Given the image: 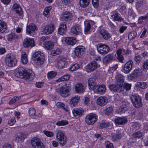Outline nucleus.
I'll use <instances>...</instances> for the list:
<instances>
[{
    "label": "nucleus",
    "mask_w": 148,
    "mask_h": 148,
    "mask_svg": "<svg viewBox=\"0 0 148 148\" xmlns=\"http://www.w3.org/2000/svg\"><path fill=\"white\" fill-rule=\"evenodd\" d=\"M30 70H26L23 67H20L15 74V75L17 77L23 78L28 81L32 80L34 77V74L32 73Z\"/></svg>",
    "instance_id": "1"
},
{
    "label": "nucleus",
    "mask_w": 148,
    "mask_h": 148,
    "mask_svg": "<svg viewBox=\"0 0 148 148\" xmlns=\"http://www.w3.org/2000/svg\"><path fill=\"white\" fill-rule=\"evenodd\" d=\"M33 57L36 63L38 65H41L44 62V57L43 53L40 51L35 52L33 55Z\"/></svg>",
    "instance_id": "2"
},
{
    "label": "nucleus",
    "mask_w": 148,
    "mask_h": 148,
    "mask_svg": "<svg viewBox=\"0 0 148 148\" xmlns=\"http://www.w3.org/2000/svg\"><path fill=\"white\" fill-rule=\"evenodd\" d=\"M5 63L9 67L15 66L17 63V60L14 56L11 54H8L6 56Z\"/></svg>",
    "instance_id": "3"
},
{
    "label": "nucleus",
    "mask_w": 148,
    "mask_h": 148,
    "mask_svg": "<svg viewBox=\"0 0 148 148\" xmlns=\"http://www.w3.org/2000/svg\"><path fill=\"white\" fill-rule=\"evenodd\" d=\"M97 116L96 114L91 113L86 116L85 120L87 124L92 125L97 121Z\"/></svg>",
    "instance_id": "4"
},
{
    "label": "nucleus",
    "mask_w": 148,
    "mask_h": 148,
    "mask_svg": "<svg viewBox=\"0 0 148 148\" xmlns=\"http://www.w3.org/2000/svg\"><path fill=\"white\" fill-rule=\"evenodd\" d=\"M56 137L62 145H64L66 143V138L63 131L61 130L58 131L56 133Z\"/></svg>",
    "instance_id": "5"
},
{
    "label": "nucleus",
    "mask_w": 148,
    "mask_h": 148,
    "mask_svg": "<svg viewBox=\"0 0 148 148\" xmlns=\"http://www.w3.org/2000/svg\"><path fill=\"white\" fill-rule=\"evenodd\" d=\"M130 99L135 107L138 108L142 106V99L141 97L139 96L132 95L131 96Z\"/></svg>",
    "instance_id": "6"
},
{
    "label": "nucleus",
    "mask_w": 148,
    "mask_h": 148,
    "mask_svg": "<svg viewBox=\"0 0 148 148\" xmlns=\"http://www.w3.org/2000/svg\"><path fill=\"white\" fill-rule=\"evenodd\" d=\"M70 88L69 86H64L57 88L56 92L60 93L62 97H66L69 96Z\"/></svg>",
    "instance_id": "7"
},
{
    "label": "nucleus",
    "mask_w": 148,
    "mask_h": 148,
    "mask_svg": "<svg viewBox=\"0 0 148 148\" xmlns=\"http://www.w3.org/2000/svg\"><path fill=\"white\" fill-rule=\"evenodd\" d=\"M98 52L101 54H105L108 53L110 50L109 47L107 45L103 44H98L97 46Z\"/></svg>",
    "instance_id": "8"
},
{
    "label": "nucleus",
    "mask_w": 148,
    "mask_h": 148,
    "mask_svg": "<svg viewBox=\"0 0 148 148\" xmlns=\"http://www.w3.org/2000/svg\"><path fill=\"white\" fill-rule=\"evenodd\" d=\"M99 67L97 62L94 61H92L88 64L85 67L86 70L88 72H90L95 70Z\"/></svg>",
    "instance_id": "9"
},
{
    "label": "nucleus",
    "mask_w": 148,
    "mask_h": 148,
    "mask_svg": "<svg viewBox=\"0 0 148 148\" xmlns=\"http://www.w3.org/2000/svg\"><path fill=\"white\" fill-rule=\"evenodd\" d=\"M31 144L35 148H44L43 144L41 140L36 138H33L32 139Z\"/></svg>",
    "instance_id": "10"
},
{
    "label": "nucleus",
    "mask_w": 148,
    "mask_h": 148,
    "mask_svg": "<svg viewBox=\"0 0 148 148\" xmlns=\"http://www.w3.org/2000/svg\"><path fill=\"white\" fill-rule=\"evenodd\" d=\"M133 64V62L132 60H129L124 65L123 69V72L125 74L129 73L132 69Z\"/></svg>",
    "instance_id": "11"
},
{
    "label": "nucleus",
    "mask_w": 148,
    "mask_h": 148,
    "mask_svg": "<svg viewBox=\"0 0 148 148\" xmlns=\"http://www.w3.org/2000/svg\"><path fill=\"white\" fill-rule=\"evenodd\" d=\"M54 29V25L52 23L50 24L45 27L42 32L45 34L48 35L52 33L53 32Z\"/></svg>",
    "instance_id": "12"
},
{
    "label": "nucleus",
    "mask_w": 148,
    "mask_h": 148,
    "mask_svg": "<svg viewBox=\"0 0 148 148\" xmlns=\"http://www.w3.org/2000/svg\"><path fill=\"white\" fill-rule=\"evenodd\" d=\"M66 60L65 57L62 56H60L57 58V65L59 69H61L64 67Z\"/></svg>",
    "instance_id": "13"
},
{
    "label": "nucleus",
    "mask_w": 148,
    "mask_h": 148,
    "mask_svg": "<svg viewBox=\"0 0 148 148\" xmlns=\"http://www.w3.org/2000/svg\"><path fill=\"white\" fill-rule=\"evenodd\" d=\"M85 49L84 47L82 46H78L75 50V55L77 57H80L84 53Z\"/></svg>",
    "instance_id": "14"
},
{
    "label": "nucleus",
    "mask_w": 148,
    "mask_h": 148,
    "mask_svg": "<svg viewBox=\"0 0 148 148\" xmlns=\"http://www.w3.org/2000/svg\"><path fill=\"white\" fill-rule=\"evenodd\" d=\"M93 90L97 93L102 94L106 92V87L105 85L97 84Z\"/></svg>",
    "instance_id": "15"
},
{
    "label": "nucleus",
    "mask_w": 148,
    "mask_h": 148,
    "mask_svg": "<svg viewBox=\"0 0 148 148\" xmlns=\"http://www.w3.org/2000/svg\"><path fill=\"white\" fill-rule=\"evenodd\" d=\"M75 91L77 93H83L85 90V86L82 83H79L75 84Z\"/></svg>",
    "instance_id": "16"
},
{
    "label": "nucleus",
    "mask_w": 148,
    "mask_h": 148,
    "mask_svg": "<svg viewBox=\"0 0 148 148\" xmlns=\"http://www.w3.org/2000/svg\"><path fill=\"white\" fill-rule=\"evenodd\" d=\"M24 46L26 47L34 46L35 43L34 39L27 38L25 39L23 42Z\"/></svg>",
    "instance_id": "17"
},
{
    "label": "nucleus",
    "mask_w": 148,
    "mask_h": 148,
    "mask_svg": "<svg viewBox=\"0 0 148 148\" xmlns=\"http://www.w3.org/2000/svg\"><path fill=\"white\" fill-rule=\"evenodd\" d=\"M26 137V136L25 134L19 133L15 135V140L17 143H20L23 141Z\"/></svg>",
    "instance_id": "18"
},
{
    "label": "nucleus",
    "mask_w": 148,
    "mask_h": 148,
    "mask_svg": "<svg viewBox=\"0 0 148 148\" xmlns=\"http://www.w3.org/2000/svg\"><path fill=\"white\" fill-rule=\"evenodd\" d=\"M107 102L108 100L107 98L104 97H100L97 100V104L101 106H103L106 105Z\"/></svg>",
    "instance_id": "19"
},
{
    "label": "nucleus",
    "mask_w": 148,
    "mask_h": 148,
    "mask_svg": "<svg viewBox=\"0 0 148 148\" xmlns=\"http://www.w3.org/2000/svg\"><path fill=\"white\" fill-rule=\"evenodd\" d=\"M71 32L73 34L77 35L81 32V28L79 25L75 24L71 27Z\"/></svg>",
    "instance_id": "20"
},
{
    "label": "nucleus",
    "mask_w": 148,
    "mask_h": 148,
    "mask_svg": "<svg viewBox=\"0 0 148 148\" xmlns=\"http://www.w3.org/2000/svg\"><path fill=\"white\" fill-rule=\"evenodd\" d=\"M84 111L82 108H75L72 110V113L75 116L79 117L82 116L84 114Z\"/></svg>",
    "instance_id": "21"
},
{
    "label": "nucleus",
    "mask_w": 148,
    "mask_h": 148,
    "mask_svg": "<svg viewBox=\"0 0 148 148\" xmlns=\"http://www.w3.org/2000/svg\"><path fill=\"white\" fill-rule=\"evenodd\" d=\"M72 15L70 12L66 11L62 13V16L60 19L62 21L71 20L72 18Z\"/></svg>",
    "instance_id": "22"
},
{
    "label": "nucleus",
    "mask_w": 148,
    "mask_h": 148,
    "mask_svg": "<svg viewBox=\"0 0 148 148\" xmlns=\"http://www.w3.org/2000/svg\"><path fill=\"white\" fill-rule=\"evenodd\" d=\"M99 32L103 38L105 40H107L111 37L109 33L103 29H100Z\"/></svg>",
    "instance_id": "23"
},
{
    "label": "nucleus",
    "mask_w": 148,
    "mask_h": 148,
    "mask_svg": "<svg viewBox=\"0 0 148 148\" xmlns=\"http://www.w3.org/2000/svg\"><path fill=\"white\" fill-rule=\"evenodd\" d=\"M36 31V26L33 23H31L27 27L26 32L30 35L32 33H33Z\"/></svg>",
    "instance_id": "24"
},
{
    "label": "nucleus",
    "mask_w": 148,
    "mask_h": 148,
    "mask_svg": "<svg viewBox=\"0 0 148 148\" xmlns=\"http://www.w3.org/2000/svg\"><path fill=\"white\" fill-rule=\"evenodd\" d=\"M66 23L64 22L60 24L58 29V33L60 35H62L66 32Z\"/></svg>",
    "instance_id": "25"
},
{
    "label": "nucleus",
    "mask_w": 148,
    "mask_h": 148,
    "mask_svg": "<svg viewBox=\"0 0 148 148\" xmlns=\"http://www.w3.org/2000/svg\"><path fill=\"white\" fill-rule=\"evenodd\" d=\"M115 123L118 125H122L126 123L127 121L126 117H118L115 120Z\"/></svg>",
    "instance_id": "26"
},
{
    "label": "nucleus",
    "mask_w": 148,
    "mask_h": 148,
    "mask_svg": "<svg viewBox=\"0 0 148 148\" xmlns=\"http://www.w3.org/2000/svg\"><path fill=\"white\" fill-rule=\"evenodd\" d=\"M88 84L90 88L94 90L97 84H96V82L94 78H89L88 81Z\"/></svg>",
    "instance_id": "27"
},
{
    "label": "nucleus",
    "mask_w": 148,
    "mask_h": 148,
    "mask_svg": "<svg viewBox=\"0 0 148 148\" xmlns=\"http://www.w3.org/2000/svg\"><path fill=\"white\" fill-rule=\"evenodd\" d=\"M111 16L112 19L115 21H121L123 20V19L119 16V14L116 12H112Z\"/></svg>",
    "instance_id": "28"
},
{
    "label": "nucleus",
    "mask_w": 148,
    "mask_h": 148,
    "mask_svg": "<svg viewBox=\"0 0 148 148\" xmlns=\"http://www.w3.org/2000/svg\"><path fill=\"white\" fill-rule=\"evenodd\" d=\"M65 42L67 44L69 45H73L75 44L76 42V40L75 38L71 37H67L65 38Z\"/></svg>",
    "instance_id": "29"
},
{
    "label": "nucleus",
    "mask_w": 148,
    "mask_h": 148,
    "mask_svg": "<svg viewBox=\"0 0 148 148\" xmlns=\"http://www.w3.org/2000/svg\"><path fill=\"white\" fill-rule=\"evenodd\" d=\"M124 50H121V49H119L117 50L116 51V53L117 55V58L118 60L121 62H123L124 60V57L122 55V51H124Z\"/></svg>",
    "instance_id": "30"
},
{
    "label": "nucleus",
    "mask_w": 148,
    "mask_h": 148,
    "mask_svg": "<svg viewBox=\"0 0 148 148\" xmlns=\"http://www.w3.org/2000/svg\"><path fill=\"white\" fill-rule=\"evenodd\" d=\"M56 105L58 108H61L64 111L68 112L69 113H70L69 110L67 106L62 103L60 102H58L56 103Z\"/></svg>",
    "instance_id": "31"
},
{
    "label": "nucleus",
    "mask_w": 148,
    "mask_h": 148,
    "mask_svg": "<svg viewBox=\"0 0 148 148\" xmlns=\"http://www.w3.org/2000/svg\"><path fill=\"white\" fill-rule=\"evenodd\" d=\"M94 24V23L91 21L85 22V32H87L89 31L90 29L91 25H93Z\"/></svg>",
    "instance_id": "32"
},
{
    "label": "nucleus",
    "mask_w": 148,
    "mask_h": 148,
    "mask_svg": "<svg viewBox=\"0 0 148 148\" xmlns=\"http://www.w3.org/2000/svg\"><path fill=\"white\" fill-rule=\"evenodd\" d=\"M12 8L16 12L19 14L20 15L22 14L23 11L21 8L18 4H14Z\"/></svg>",
    "instance_id": "33"
},
{
    "label": "nucleus",
    "mask_w": 148,
    "mask_h": 148,
    "mask_svg": "<svg viewBox=\"0 0 148 148\" xmlns=\"http://www.w3.org/2000/svg\"><path fill=\"white\" fill-rule=\"evenodd\" d=\"M80 97L77 96L73 97L70 101V104L73 106H75L77 103Z\"/></svg>",
    "instance_id": "34"
},
{
    "label": "nucleus",
    "mask_w": 148,
    "mask_h": 148,
    "mask_svg": "<svg viewBox=\"0 0 148 148\" xmlns=\"http://www.w3.org/2000/svg\"><path fill=\"white\" fill-rule=\"evenodd\" d=\"M117 82V84H122L124 82L123 77L121 74L117 73L115 77Z\"/></svg>",
    "instance_id": "35"
},
{
    "label": "nucleus",
    "mask_w": 148,
    "mask_h": 148,
    "mask_svg": "<svg viewBox=\"0 0 148 148\" xmlns=\"http://www.w3.org/2000/svg\"><path fill=\"white\" fill-rule=\"evenodd\" d=\"M113 56L112 54H109L106 56L103 59V62L104 64H107L113 59Z\"/></svg>",
    "instance_id": "36"
},
{
    "label": "nucleus",
    "mask_w": 148,
    "mask_h": 148,
    "mask_svg": "<svg viewBox=\"0 0 148 148\" xmlns=\"http://www.w3.org/2000/svg\"><path fill=\"white\" fill-rule=\"evenodd\" d=\"M144 134L143 132L138 131L133 134L132 137L134 138H139L143 137L144 136Z\"/></svg>",
    "instance_id": "37"
},
{
    "label": "nucleus",
    "mask_w": 148,
    "mask_h": 148,
    "mask_svg": "<svg viewBox=\"0 0 148 148\" xmlns=\"http://www.w3.org/2000/svg\"><path fill=\"white\" fill-rule=\"evenodd\" d=\"M54 46L53 44L51 42L49 41L46 42L44 44V47L47 50L52 49Z\"/></svg>",
    "instance_id": "38"
},
{
    "label": "nucleus",
    "mask_w": 148,
    "mask_h": 148,
    "mask_svg": "<svg viewBox=\"0 0 148 148\" xmlns=\"http://www.w3.org/2000/svg\"><path fill=\"white\" fill-rule=\"evenodd\" d=\"M7 29V26L5 22L2 20H0V32H4Z\"/></svg>",
    "instance_id": "39"
},
{
    "label": "nucleus",
    "mask_w": 148,
    "mask_h": 148,
    "mask_svg": "<svg viewBox=\"0 0 148 148\" xmlns=\"http://www.w3.org/2000/svg\"><path fill=\"white\" fill-rule=\"evenodd\" d=\"M27 56L26 53L24 52H23L21 53V61L23 64H26L27 63Z\"/></svg>",
    "instance_id": "40"
},
{
    "label": "nucleus",
    "mask_w": 148,
    "mask_h": 148,
    "mask_svg": "<svg viewBox=\"0 0 148 148\" xmlns=\"http://www.w3.org/2000/svg\"><path fill=\"white\" fill-rule=\"evenodd\" d=\"M141 74L142 73L140 70L135 69L132 72L131 74V76L132 77L135 78L140 76Z\"/></svg>",
    "instance_id": "41"
},
{
    "label": "nucleus",
    "mask_w": 148,
    "mask_h": 148,
    "mask_svg": "<svg viewBox=\"0 0 148 148\" xmlns=\"http://www.w3.org/2000/svg\"><path fill=\"white\" fill-rule=\"evenodd\" d=\"M90 2V0H80L79 4L82 7L84 8L87 6Z\"/></svg>",
    "instance_id": "42"
},
{
    "label": "nucleus",
    "mask_w": 148,
    "mask_h": 148,
    "mask_svg": "<svg viewBox=\"0 0 148 148\" xmlns=\"http://www.w3.org/2000/svg\"><path fill=\"white\" fill-rule=\"evenodd\" d=\"M35 114L36 110L34 108H31L29 109V114L31 117L32 118H36V116H35Z\"/></svg>",
    "instance_id": "43"
},
{
    "label": "nucleus",
    "mask_w": 148,
    "mask_h": 148,
    "mask_svg": "<svg viewBox=\"0 0 148 148\" xmlns=\"http://www.w3.org/2000/svg\"><path fill=\"white\" fill-rule=\"evenodd\" d=\"M137 35V33L134 31L130 32L128 34V38L129 40H131L134 39Z\"/></svg>",
    "instance_id": "44"
},
{
    "label": "nucleus",
    "mask_w": 148,
    "mask_h": 148,
    "mask_svg": "<svg viewBox=\"0 0 148 148\" xmlns=\"http://www.w3.org/2000/svg\"><path fill=\"white\" fill-rule=\"evenodd\" d=\"M109 125V122L106 121H102L100 123V127L102 129L108 127Z\"/></svg>",
    "instance_id": "45"
},
{
    "label": "nucleus",
    "mask_w": 148,
    "mask_h": 148,
    "mask_svg": "<svg viewBox=\"0 0 148 148\" xmlns=\"http://www.w3.org/2000/svg\"><path fill=\"white\" fill-rule=\"evenodd\" d=\"M52 9L51 6H48L45 8V10L43 12L44 15L46 17H48L49 16V14L50 11Z\"/></svg>",
    "instance_id": "46"
},
{
    "label": "nucleus",
    "mask_w": 148,
    "mask_h": 148,
    "mask_svg": "<svg viewBox=\"0 0 148 148\" xmlns=\"http://www.w3.org/2000/svg\"><path fill=\"white\" fill-rule=\"evenodd\" d=\"M80 67L79 65L77 64H73L70 68L69 70L71 71H76L79 69Z\"/></svg>",
    "instance_id": "47"
},
{
    "label": "nucleus",
    "mask_w": 148,
    "mask_h": 148,
    "mask_svg": "<svg viewBox=\"0 0 148 148\" xmlns=\"http://www.w3.org/2000/svg\"><path fill=\"white\" fill-rule=\"evenodd\" d=\"M126 106V103L125 101H123L121 103V106L119 108V110H118V112L119 113L121 112H124V109Z\"/></svg>",
    "instance_id": "48"
},
{
    "label": "nucleus",
    "mask_w": 148,
    "mask_h": 148,
    "mask_svg": "<svg viewBox=\"0 0 148 148\" xmlns=\"http://www.w3.org/2000/svg\"><path fill=\"white\" fill-rule=\"evenodd\" d=\"M121 137V135L119 134V133L118 134H112V140L114 141L117 140L119 139Z\"/></svg>",
    "instance_id": "49"
},
{
    "label": "nucleus",
    "mask_w": 148,
    "mask_h": 148,
    "mask_svg": "<svg viewBox=\"0 0 148 148\" xmlns=\"http://www.w3.org/2000/svg\"><path fill=\"white\" fill-rule=\"evenodd\" d=\"M61 53L60 49H54L51 51V55L54 56L60 54Z\"/></svg>",
    "instance_id": "50"
},
{
    "label": "nucleus",
    "mask_w": 148,
    "mask_h": 148,
    "mask_svg": "<svg viewBox=\"0 0 148 148\" xmlns=\"http://www.w3.org/2000/svg\"><path fill=\"white\" fill-rule=\"evenodd\" d=\"M18 37V36L12 33L8 35V40L9 41H11L12 40L17 39Z\"/></svg>",
    "instance_id": "51"
},
{
    "label": "nucleus",
    "mask_w": 148,
    "mask_h": 148,
    "mask_svg": "<svg viewBox=\"0 0 148 148\" xmlns=\"http://www.w3.org/2000/svg\"><path fill=\"white\" fill-rule=\"evenodd\" d=\"M137 86L140 88L144 89L147 88V85L144 82H138L137 83Z\"/></svg>",
    "instance_id": "52"
},
{
    "label": "nucleus",
    "mask_w": 148,
    "mask_h": 148,
    "mask_svg": "<svg viewBox=\"0 0 148 148\" xmlns=\"http://www.w3.org/2000/svg\"><path fill=\"white\" fill-rule=\"evenodd\" d=\"M116 89V92H120L124 90V86L122 84H118L117 85Z\"/></svg>",
    "instance_id": "53"
},
{
    "label": "nucleus",
    "mask_w": 148,
    "mask_h": 148,
    "mask_svg": "<svg viewBox=\"0 0 148 148\" xmlns=\"http://www.w3.org/2000/svg\"><path fill=\"white\" fill-rule=\"evenodd\" d=\"M68 122L66 120H61L57 122L56 124L58 126H63L67 125Z\"/></svg>",
    "instance_id": "54"
},
{
    "label": "nucleus",
    "mask_w": 148,
    "mask_h": 148,
    "mask_svg": "<svg viewBox=\"0 0 148 148\" xmlns=\"http://www.w3.org/2000/svg\"><path fill=\"white\" fill-rule=\"evenodd\" d=\"M56 73L54 71L50 72L48 73V77L49 79H51L54 77L56 75Z\"/></svg>",
    "instance_id": "55"
},
{
    "label": "nucleus",
    "mask_w": 148,
    "mask_h": 148,
    "mask_svg": "<svg viewBox=\"0 0 148 148\" xmlns=\"http://www.w3.org/2000/svg\"><path fill=\"white\" fill-rule=\"evenodd\" d=\"M108 87L109 89L111 91L114 92H116L117 85H116L114 84L110 85Z\"/></svg>",
    "instance_id": "56"
},
{
    "label": "nucleus",
    "mask_w": 148,
    "mask_h": 148,
    "mask_svg": "<svg viewBox=\"0 0 148 148\" xmlns=\"http://www.w3.org/2000/svg\"><path fill=\"white\" fill-rule=\"evenodd\" d=\"M122 85L124 86V88H125L127 90H129L131 88V85L130 84L124 83Z\"/></svg>",
    "instance_id": "57"
},
{
    "label": "nucleus",
    "mask_w": 148,
    "mask_h": 148,
    "mask_svg": "<svg viewBox=\"0 0 148 148\" xmlns=\"http://www.w3.org/2000/svg\"><path fill=\"white\" fill-rule=\"evenodd\" d=\"M105 111L106 113L108 115L113 111V109L112 106H109L106 109Z\"/></svg>",
    "instance_id": "58"
},
{
    "label": "nucleus",
    "mask_w": 148,
    "mask_h": 148,
    "mask_svg": "<svg viewBox=\"0 0 148 148\" xmlns=\"http://www.w3.org/2000/svg\"><path fill=\"white\" fill-rule=\"evenodd\" d=\"M142 66L144 69H148V59H146L143 61Z\"/></svg>",
    "instance_id": "59"
},
{
    "label": "nucleus",
    "mask_w": 148,
    "mask_h": 148,
    "mask_svg": "<svg viewBox=\"0 0 148 148\" xmlns=\"http://www.w3.org/2000/svg\"><path fill=\"white\" fill-rule=\"evenodd\" d=\"M43 133L47 136L49 137H52L53 136L54 134L51 132L44 130Z\"/></svg>",
    "instance_id": "60"
},
{
    "label": "nucleus",
    "mask_w": 148,
    "mask_h": 148,
    "mask_svg": "<svg viewBox=\"0 0 148 148\" xmlns=\"http://www.w3.org/2000/svg\"><path fill=\"white\" fill-rule=\"evenodd\" d=\"M16 122V121L14 118H11L9 119L8 121V123L10 125H14Z\"/></svg>",
    "instance_id": "61"
},
{
    "label": "nucleus",
    "mask_w": 148,
    "mask_h": 148,
    "mask_svg": "<svg viewBox=\"0 0 148 148\" xmlns=\"http://www.w3.org/2000/svg\"><path fill=\"white\" fill-rule=\"evenodd\" d=\"M105 144L106 148H114L112 144L109 141L106 142Z\"/></svg>",
    "instance_id": "62"
},
{
    "label": "nucleus",
    "mask_w": 148,
    "mask_h": 148,
    "mask_svg": "<svg viewBox=\"0 0 148 148\" xmlns=\"http://www.w3.org/2000/svg\"><path fill=\"white\" fill-rule=\"evenodd\" d=\"M132 127L136 130H138L140 128V125L138 123H133L132 125Z\"/></svg>",
    "instance_id": "63"
},
{
    "label": "nucleus",
    "mask_w": 148,
    "mask_h": 148,
    "mask_svg": "<svg viewBox=\"0 0 148 148\" xmlns=\"http://www.w3.org/2000/svg\"><path fill=\"white\" fill-rule=\"evenodd\" d=\"M118 67V65L117 64H115L114 66L110 67L108 69L109 71L112 72L115 70Z\"/></svg>",
    "instance_id": "64"
}]
</instances>
